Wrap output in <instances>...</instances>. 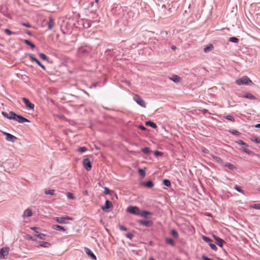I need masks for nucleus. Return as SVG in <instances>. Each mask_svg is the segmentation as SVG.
Segmentation results:
<instances>
[{
  "label": "nucleus",
  "instance_id": "nucleus-1",
  "mask_svg": "<svg viewBox=\"0 0 260 260\" xmlns=\"http://www.w3.org/2000/svg\"><path fill=\"white\" fill-rule=\"evenodd\" d=\"M2 114L6 118L15 120L20 123L30 122L27 119L23 117L21 115H17L13 111H10L9 113L3 111L2 112Z\"/></svg>",
  "mask_w": 260,
  "mask_h": 260
},
{
  "label": "nucleus",
  "instance_id": "nucleus-2",
  "mask_svg": "<svg viewBox=\"0 0 260 260\" xmlns=\"http://www.w3.org/2000/svg\"><path fill=\"white\" fill-rule=\"evenodd\" d=\"M236 83L238 85H246L249 83H252L251 80L247 76H243L236 81Z\"/></svg>",
  "mask_w": 260,
  "mask_h": 260
},
{
  "label": "nucleus",
  "instance_id": "nucleus-3",
  "mask_svg": "<svg viewBox=\"0 0 260 260\" xmlns=\"http://www.w3.org/2000/svg\"><path fill=\"white\" fill-rule=\"evenodd\" d=\"M127 211L131 214L139 215L140 210L137 206H129L127 208Z\"/></svg>",
  "mask_w": 260,
  "mask_h": 260
},
{
  "label": "nucleus",
  "instance_id": "nucleus-4",
  "mask_svg": "<svg viewBox=\"0 0 260 260\" xmlns=\"http://www.w3.org/2000/svg\"><path fill=\"white\" fill-rule=\"evenodd\" d=\"M134 100L139 105L141 106L142 107L145 108L146 107V104L145 102L142 99V98L138 95H136L133 98Z\"/></svg>",
  "mask_w": 260,
  "mask_h": 260
},
{
  "label": "nucleus",
  "instance_id": "nucleus-5",
  "mask_svg": "<svg viewBox=\"0 0 260 260\" xmlns=\"http://www.w3.org/2000/svg\"><path fill=\"white\" fill-rule=\"evenodd\" d=\"M28 56L29 57L31 61L35 62L39 67H40L43 70H46L45 67L41 63V62L37 59L32 54H28Z\"/></svg>",
  "mask_w": 260,
  "mask_h": 260
},
{
  "label": "nucleus",
  "instance_id": "nucleus-6",
  "mask_svg": "<svg viewBox=\"0 0 260 260\" xmlns=\"http://www.w3.org/2000/svg\"><path fill=\"white\" fill-rule=\"evenodd\" d=\"M83 165L88 171L91 170L92 166L90 160L88 158H85L83 160Z\"/></svg>",
  "mask_w": 260,
  "mask_h": 260
},
{
  "label": "nucleus",
  "instance_id": "nucleus-7",
  "mask_svg": "<svg viewBox=\"0 0 260 260\" xmlns=\"http://www.w3.org/2000/svg\"><path fill=\"white\" fill-rule=\"evenodd\" d=\"M101 208L103 211L105 212H108L109 211V209L113 208V205L110 201L109 200H106L105 203V205L103 206Z\"/></svg>",
  "mask_w": 260,
  "mask_h": 260
},
{
  "label": "nucleus",
  "instance_id": "nucleus-8",
  "mask_svg": "<svg viewBox=\"0 0 260 260\" xmlns=\"http://www.w3.org/2000/svg\"><path fill=\"white\" fill-rule=\"evenodd\" d=\"M72 218L69 216H66L64 217H55V220L57 222L61 224L67 223V220H72Z\"/></svg>",
  "mask_w": 260,
  "mask_h": 260
},
{
  "label": "nucleus",
  "instance_id": "nucleus-9",
  "mask_svg": "<svg viewBox=\"0 0 260 260\" xmlns=\"http://www.w3.org/2000/svg\"><path fill=\"white\" fill-rule=\"evenodd\" d=\"M22 100L24 102L25 105V106L31 109V110H34V108H35V105L31 103L28 99H27V98H22Z\"/></svg>",
  "mask_w": 260,
  "mask_h": 260
},
{
  "label": "nucleus",
  "instance_id": "nucleus-10",
  "mask_svg": "<svg viewBox=\"0 0 260 260\" xmlns=\"http://www.w3.org/2000/svg\"><path fill=\"white\" fill-rule=\"evenodd\" d=\"M138 222L140 224L146 227H150L153 225V222L151 220H140Z\"/></svg>",
  "mask_w": 260,
  "mask_h": 260
},
{
  "label": "nucleus",
  "instance_id": "nucleus-11",
  "mask_svg": "<svg viewBox=\"0 0 260 260\" xmlns=\"http://www.w3.org/2000/svg\"><path fill=\"white\" fill-rule=\"evenodd\" d=\"M3 133L6 136V139L8 141L14 142L17 139V138L15 136L11 135V134L4 132H3Z\"/></svg>",
  "mask_w": 260,
  "mask_h": 260
},
{
  "label": "nucleus",
  "instance_id": "nucleus-12",
  "mask_svg": "<svg viewBox=\"0 0 260 260\" xmlns=\"http://www.w3.org/2000/svg\"><path fill=\"white\" fill-rule=\"evenodd\" d=\"M85 252L86 253L91 257L93 260H96V257L94 255V254L92 252V251L89 249L88 248L85 247L84 248Z\"/></svg>",
  "mask_w": 260,
  "mask_h": 260
},
{
  "label": "nucleus",
  "instance_id": "nucleus-13",
  "mask_svg": "<svg viewBox=\"0 0 260 260\" xmlns=\"http://www.w3.org/2000/svg\"><path fill=\"white\" fill-rule=\"evenodd\" d=\"M213 237L216 241V244L219 247H222L223 244L224 243V240L215 235H213Z\"/></svg>",
  "mask_w": 260,
  "mask_h": 260
},
{
  "label": "nucleus",
  "instance_id": "nucleus-14",
  "mask_svg": "<svg viewBox=\"0 0 260 260\" xmlns=\"http://www.w3.org/2000/svg\"><path fill=\"white\" fill-rule=\"evenodd\" d=\"M9 253L8 248H3L0 249V259L4 258Z\"/></svg>",
  "mask_w": 260,
  "mask_h": 260
},
{
  "label": "nucleus",
  "instance_id": "nucleus-15",
  "mask_svg": "<svg viewBox=\"0 0 260 260\" xmlns=\"http://www.w3.org/2000/svg\"><path fill=\"white\" fill-rule=\"evenodd\" d=\"M141 184L149 188H151L154 186V183L151 180H149L147 182H142L141 183Z\"/></svg>",
  "mask_w": 260,
  "mask_h": 260
},
{
  "label": "nucleus",
  "instance_id": "nucleus-16",
  "mask_svg": "<svg viewBox=\"0 0 260 260\" xmlns=\"http://www.w3.org/2000/svg\"><path fill=\"white\" fill-rule=\"evenodd\" d=\"M32 211L29 208L26 209L22 215V217L24 218L25 217H29L32 216Z\"/></svg>",
  "mask_w": 260,
  "mask_h": 260
},
{
  "label": "nucleus",
  "instance_id": "nucleus-17",
  "mask_svg": "<svg viewBox=\"0 0 260 260\" xmlns=\"http://www.w3.org/2000/svg\"><path fill=\"white\" fill-rule=\"evenodd\" d=\"M48 25V30H51L54 26V20L51 17H49L48 20L47 22Z\"/></svg>",
  "mask_w": 260,
  "mask_h": 260
},
{
  "label": "nucleus",
  "instance_id": "nucleus-18",
  "mask_svg": "<svg viewBox=\"0 0 260 260\" xmlns=\"http://www.w3.org/2000/svg\"><path fill=\"white\" fill-rule=\"evenodd\" d=\"M51 246V244L45 241H40L38 245H37V247H42L44 248H47Z\"/></svg>",
  "mask_w": 260,
  "mask_h": 260
},
{
  "label": "nucleus",
  "instance_id": "nucleus-19",
  "mask_svg": "<svg viewBox=\"0 0 260 260\" xmlns=\"http://www.w3.org/2000/svg\"><path fill=\"white\" fill-rule=\"evenodd\" d=\"M82 25L84 28H89L91 25V22L90 20H84L82 21Z\"/></svg>",
  "mask_w": 260,
  "mask_h": 260
},
{
  "label": "nucleus",
  "instance_id": "nucleus-20",
  "mask_svg": "<svg viewBox=\"0 0 260 260\" xmlns=\"http://www.w3.org/2000/svg\"><path fill=\"white\" fill-rule=\"evenodd\" d=\"M52 229L54 230L57 231H62V232L66 231V229H64V228L63 226H60L59 225H57V224L52 225Z\"/></svg>",
  "mask_w": 260,
  "mask_h": 260
},
{
  "label": "nucleus",
  "instance_id": "nucleus-21",
  "mask_svg": "<svg viewBox=\"0 0 260 260\" xmlns=\"http://www.w3.org/2000/svg\"><path fill=\"white\" fill-rule=\"evenodd\" d=\"M170 79L175 83H178L181 80V78L176 75H173L171 77H170Z\"/></svg>",
  "mask_w": 260,
  "mask_h": 260
},
{
  "label": "nucleus",
  "instance_id": "nucleus-22",
  "mask_svg": "<svg viewBox=\"0 0 260 260\" xmlns=\"http://www.w3.org/2000/svg\"><path fill=\"white\" fill-rule=\"evenodd\" d=\"M211 157L217 163H218V164H220L221 165L223 166L224 163H223V160H222V159L220 157H219L218 156H215L214 155H211Z\"/></svg>",
  "mask_w": 260,
  "mask_h": 260
},
{
  "label": "nucleus",
  "instance_id": "nucleus-23",
  "mask_svg": "<svg viewBox=\"0 0 260 260\" xmlns=\"http://www.w3.org/2000/svg\"><path fill=\"white\" fill-rule=\"evenodd\" d=\"M151 214V213L150 212H148V211H145V210H143L142 211H140V214H139V215H140V216H141L142 217H147V216L148 215H150Z\"/></svg>",
  "mask_w": 260,
  "mask_h": 260
},
{
  "label": "nucleus",
  "instance_id": "nucleus-24",
  "mask_svg": "<svg viewBox=\"0 0 260 260\" xmlns=\"http://www.w3.org/2000/svg\"><path fill=\"white\" fill-rule=\"evenodd\" d=\"M88 51L86 48L84 47H81L78 49V53L81 55H85L87 53Z\"/></svg>",
  "mask_w": 260,
  "mask_h": 260
},
{
  "label": "nucleus",
  "instance_id": "nucleus-25",
  "mask_svg": "<svg viewBox=\"0 0 260 260\" xmlns=\"http://www.w3.org/2000/svg\"><path fill=\"white\" fill-rule=\"evenodd\" d=\"M213 48V45L212 44H209L208 46H206L204 48V51L205 53H207L210 51H211Z\"/></svg>",
  "mask_w": 260,
  "mask_h": 260
},
{
  "label": "nucleus",
  "instance_id": "nucleus-26",
  "mask_svg": "<svg viewBox=\"0 0 260 260\" xmlns=\"http://www.w3.org/2000/svg\"><path fill=\"white\" fill-rule=\"evenodd\" d=\"M35 236L38 237L39 239L41 240H44L45 239L46 235L43 233H40V232H36Z\"/></svg>",
  "mask_w": 260,
  "mask_h": 260
},
{
  "label": "nucleus",
  "instance_id": "nucleus-27",
  "mask_svg": "<svg viewBox=\"0 0 260 260\" xmlns=\"http://www.w3.org/2000/svg\"><path fill=\"white\" fill-rule=\"evenodd\" d=\"M146 125L147 126H149L152 128H156L157 127L156 124L154 123L153 122L149 120L148 121H146L145 123Z\"/></svg>",
  "mask_w": 260,
  "mask_h": 260
},
{
  "label": "nucleus",
  "instance_id": "nucleus-28",
  "mask_svg": "<svg viewBox=\"0 0 260 260\" xmlns=\"http://www.w3.org/2000/svg\"><path fill=\"white\" fill-rule=\"evenodd\" d=\"M223 166L227 167L228 168H229L231 170H233L236 169V167H235V166L234 165H233V164H232L231 163H229V162H227V163H225V164H223Z\"/></svg>",
  "mask_w": 260,
  "mask_h": 260
},
{
  "label": "nucleus",
  "instance_id": "nucleus-29",
  "mask_svg": "<svg viewBox=\"0 0 260 260\" xmlns=\"http://www.w3.org/2000/svg\"><path fill=\"white\" fill-rule=\"evenodd\" d=\"M244 97L252 100L255 99V96L250 93H246L244 94Z\"/></svg>",
  "mask_w": 260,
  "mask_h": 260
},
{
  "label": "nucleus",
  "instance_id": "nucleus-30",
  "mask_svg": "<svg viewBox=\"0 0 260 260\" xmlns=\"http://www.w3.org/2000/svg\"><path fill=\"white\" fill-rule=\"evenodd\" d=\"M165 242L167 244H170L172 246H174V245H175V242H174V240L171 238H166Z\"/></svg>",
  "mask_w": 260,
  "mask_h": 260
},
{
  "label": "nucleus",
  "instance_id": "nucleus-31",
  "mask_svg": "<svg viewBox=\"0 0 260 260\" xmlns=\"http://www.w3.org/2000/svg\"><path fill=\"white\" fill-rule=\"evenodd\" d=\"M141 151L145 154L149 155L150 153L149 148L148 147H144L141 149Z\"/></svg>",
  "mask_w": 260,
  "mask_h": 260
},
{
  "label": "nucleus",
  "instance_id": "nucleus-32",
  "mask_svg": "<svg viewBox=\"0 0 260 260\" xmlns=\"http://www.w3.org/2000/svg\"><path fill=\"white\" fill-rule=\"evenodd\" d=\"M24 42L27 45L29 46L32 48H35V45L28 40H24Z\"/></svg>",
  "mask_w": 260,
  "mask_h": 260
},
{
  "label": "nucleus",
  "instance_id": "nucleus-33",
  "mask_svg": "<svg viewBox=\"0 0 260 260\" xmlns=\"http://www.w3.org/2000/svg\"><path fill=\"white\" fill-rule=\"evenodd\" d=\"M236 143L239 144V145H243V146H245L246 147H248V145H247L246 143H245L244 142H243L242 140H238L237 141H236Z\"/></svg>",
  "mask_w": 260,
  "mask_h": 260
},
{
  "label": "nucleus",
  "instance_id": "nucleus-34",
  "mask_svg": "<svg viewBox=\"0 0 260 260\" xmlns=\"http://www.w3.org/2000/svg\"><path fill=\"white\" fill-rule=\"evenodd\" d=\"M250 207L254 209L260 210V204H253L250 205Z\"/></svg>",
  "mask_w": 260,
  "mask_h": 260
},
{
  "label": "nucleus",
  "instance_id": "nucleus-35",
  "mask_svg": "<svg viewBox=\"0 0 260 260\" xmlns=\"http://www.w3.org/2000/svg\"><path fill=\"white\" fill-rule=\"evenodd\" d=\"M229 41L232 43H236L239 42V39L236 37H231L229 38Z\"/></svg>",
  "mask_w": 260,
  "mask_h": 260
},
{
  "label": "nucleus",
  "instance_id": "nucleus-36",
  "mask_svg": "<svg viewBox=\"0 0 260 260\" xmlns=\"http://www.w3.org/2000/svg\"><path fill=\"white\" fill-rule=\"evenodd\" d=\"M202 239L204 241H205L206 242H207L208 243H211V242L212 241V240L210 238H209V237H206L205 236H203Z\"/></svg>",
  "mask_w": 260,
  "mask_h": 260
},
{
  "label": "nucleus",
  "instance_id": "nucleus-37",
  "mask_svg": "<svg viewBox=\"0 0 260 260\" xmlns=\"http://www.w3.org/2000/svg\"><path fill=\"white\" fill-rule=\"evenodd\" d=\"M163 184L167 187H170L171 186V182L168 179L164 180Z\"/></svg>",
  "mask_w": 260,
  "mask_h": 260
},
{
  "label": "nucleus",
  "instance_id": "nucleus-38",
  "mask_svg": "<svg viewBox=\"0 0 260 260\" xmlns=\"http://www.w3.org/2000/svg\"><path fill=\"white\" fill-rule=\"evenodd\" d=\"M172 235L175 238H177L179 236L178 233L175 230H172L171 232Z\"/></svg>",
  "mask_w": 260,
  "mask_h": 260
},
{
  "label": "nucleus",
  "instance_id": "nucleus-39",
  "mask_svg": "<svg viewBox=\"0 0 260 260\" xmlns=\"http://www.w3.org/2000/svg\"><path fill=\"white\" fill-rule=\"evenodd\" d=\"M234 189L237 190V191L239 192H241L242 193L244 194V191L240 188V186H239L238 185H236L234 187Z\"/></svg>",
  "mask_w": 260,
  "mask_h": 260
},
{
  "label": "nucleus",
  "instance_id": "nucleus-40",
  "mask_svg": "<svg viewBox=\"0 0 260 260\" xmlns=\"http://www.w3.org/2000/svg\"><path fill=\"white\" fill-rule=\"evenodd\" d=\"M38 55L42 59L44 60H47L48 59L47 56L44 53H39Z\"/></svg>",
  "mask_w": 260,
  "mask_h": 260
},
{
  "label": "nucleus",
  "instance_id": "nucleus-41",
  "mask_svg": "<svg viewBox=\"0 0 260 260\" xmlns=\"http://www.w3.org/2000/svg\"><path fill=\"white\" fill-rule=\"evenodd\" d=\"M45 193L46 194L53 196L54 194V190H47L45 191Z\"/></svg>",
  "mask_w": 260,
  "mask_h": 260
},
{
  "label": "nucleus",
  "instance_id": "nucleus-42",
  "mask_svg": "<svg viewBox=\"0 0 260 260\" xmlns=\"http://www.w3.org/2000/svg\"><path fill=\"white\" fill-rule=\"evenodd\" d=\"M230 133L232 134L233 135H237V136H238L240 135V132H239L238 131H236V130H234V129H231L229 131Z\"/></svg>",
  "mask_w": 260,
  "mask_h": 260
},
{
  "label": "nucleus",
  "instance_id": "nucleus-43",
  "mask_svg": "<svg viewBox=\"0 0 260 260\" xmlns=\"http://www.w3.org/2000/svg\"><path fill=\"white\" fill-rule=\"evenodd\" d=\"M242 151H243L244 152L248 154H251L252 153H253V152L247 148H242Z\"/></svg>",
  "mask_w": 260,
  "mask_h": 260
},
{
  "label": "nucleus",
  "instance_id": "nucleus-44",
  "mask_svg": "<svg viewBox=\"0 0 260 260\" xmlns=\"http://www.w3.org/2000/svg\"><path fill=\"white\" fill-rule=\"evenodd\" d=\"M87 150V149L86 148V147H79L78 148V151L79 152L83 153V152H85Z\"/></svg>",
  "mask_w": 260,
  "mask_h": 260
},
{
  "label": "nucleus",
  "instance_id": "nucleus-45",
  "mask_svg": "<svg viewBox=\"0 0 260 260\" xmlns=\"http://www.w3.org/2000/svg\"><path fill=\"white\" fill-rule=\"evenodd\" d=\"M209 245L212 248V249H213V250L216 251L217 250V247L214 244H213L212 243H209Z\"/></svg>",
  "mask_w": 260,
  "mask_h": 260
},
{
  "label": "nucleus",
  "instance_id": "nucleus-46",
  "mask_svg": "<svg viewBox=\"0 0 260 260\" xmlns=\"http://www.w3.org/2000/svg\"><path fill=\"white\" fill-rule=\"evenodd\" d=\"M139 173L140 174V175L142 176L143 177H144L145 176V171L144 169H140L139 170Z\"/></svg>",
  "mask_w": 260,
  "mask_h": 260
},
{
  "label": "nucleus",
  "instance_id": "nucleus-47",
  "mask_svg": "<svg viewBox=\"0 0 260 260\" xmlns=\"http://www.w3.org/2000/svg\"><path fill=\"white\" fill-rule=\"evenodd\" d=\"M225 118L228 120H229L232 122H234L235 121V118L231 115H227L225 116Z\"/></svg>",
  "mask_w": 260,
  "mask_h": 260
},
{
  "label": "nucleus",
  "instance_id": "nucleus-48",
  "mask_svg": "<svg viewBox=\"0 0 260 260\" xmlns=\"http://www.w3.org/2000/svg\"><path fill=\"white\" fill-rule=\"evenodd\" d=\"M5 33H6L7 35H9V36H11V35H13V34H14V32H12V31H11V30H10V29H6L5 30Z\"/></svg>",
  "mask_w": 260,
  "mask_h": 260
},
{
  "label": "nucleus",
  "instance_id": "nucleus-49",
  "mask_svg": "<svg viewBox=\"0 0 260 260\" xmlns=\"http://www.w3.org/2000/svg\"><path fill=\"white\" fill-rule=\"evenodd\" d=\"M111 191L107 187H105L104 188V193L106 194H110Z\"/></svg>",
  "mask_w": 260,
  "mask_h": 260
},
{
  "label": "nucleus",
  "instance_id": "nucleus-50",
  "mask_svg": "<svg viewBox=\"0 0 260 260\" xmlns=\"http://www.w3.org/2000/svg\"><path fill=\"white\" fill-rule=\"evenodd\" d=\"M154 155L155 156H162L163 153L159 151L156 150L154 151Z\"/></svg>",
  "mask_w": 260,
  "mask_h": 260
},
{
  "label": "nucleus",
  "instance_id": "nucleus-51",
  "mask_svg": "<svg viewBox=\"0 0 260 260\" xmlns=\"http://www.w3.org/2000/svg\"><path fill=\"white\" fill-rule=\"evenodd\" d=\"M67 196L69 199H73L74 198L73 194L71 192H68Z\"/></svg>",
  "mask_w": 260,
  "mask_h": 260
},
{
  "label": "nucleus",
  "instance_id": "nucleus-52",
  "mask_svg": "<svg viewBox=\"0 0 260 260\" xmlns=\"http://www.w3.org/2000/svg\"><path fill=\"white\" fill-rule=\"evenodd\" d=\"M118 227H119V229L121 231H127V228L124 227V226H123L122 225L119 224Z\"/></svg>",
  "mask_w": 260,
  "mask_h": 260
},
{
  "label": "nucleus",
  "instance_id": "nucleus-53",
  "mask_svg": "<svg viewBox=\"0 0 260 260\" xmlns=\"http://www.w3.org/2000/svg\"><path fill=\"white\" fill-rule=\"evenodd\" d=\"M252 141L255 142L256 143H260V139L257 137H254Z\"/></svg>",
  "mask_w": 260,
  "mask_h": 260
},
{
  "label": "nucleus",
  "instance_id": "nucleus-54",
  "mask_svg": "<svg viewBox=\"0 0 260 260\" xmlns=\"http://www.w3.org/2000/svg\"><path fill=\"white\" fill-rule=\"evenodd\" d=\"M30 229L31 230L34 231V232L35 233V234H36V232H39V231H38L39 230V228L34 226V227H31Z\"/></svg>",
  "mask_w": 260,
  "mask_h": 260
},
{
  "label": "nucleus",
  "instance_id": "nucleus-55",
  "mask_svg": "<svg viewBox=\"0 0 260 260\" xmlns=\"http://www.w3.org/2000/svg\"><path fill=\"white\" fill-rule=\"evenodd\" d=\"M125 236L127 238H129V239H131L133 237L134 235H133V234H132L131 233H128L126 234Z\"/></svg>",
  "mask_w": 260,
  "mask_h": 260
},
{
  "label": "nucleus",
  "instance_id": "nucleus-56",
  "mask_svg": "<svg viewBox=\"0 0 260 260\" xmlns=\"http://www.w3.org/2000/svg\"><path fill=\"white\" fill-rule=\"evenodd\" d=\"M25 237L26 239H28V240H31L32 241L35 240V239L32 237H31L30 235H26Z\"/></svg>",
  "mask_w": 260,
  "mask_h": 260
},
{
  "label": "nucleus",
  "instance_id": "nucleus-57",
  "mask_svg": "<svg viewBox=\"0 0 260 260\" xmlns=\"http://www.w3.org/2000/svg\"><path fill=\"white\" fill-rule=\"evenodd\" d=\"M202 258L204 260H214L213 259H211L210 258L208 257L205 255H202Z\"/></svg>",
  "mask_w": 260,
  "mask_h": 260
},
{
  "label": "nucleus",
  "instance_id": "nucleus-58",
  "mask_svg": "<svg viewBox=\"0 0 260 260\" xmlns=\"http://www.w3.org/2000/svg\"><path fill=\"white\" fill-rule=\"evenodd\" d=\"M138 127H139L140 129H142V130H143V131H145V130H146V128L144 125H141H141H139L138 126Z\"/></svg>",
  "mask_w": 260,
  "mask_h": 260
},
{
  "label": "nucleus",
  "instance_id": "nucleus-59",
  "mask_svg": "<svg viewBox=\"0 0 260 260\" xmlns=\"http://www.w3.org/2000/svg\"><path fill=\"white\" fill-rule=\"evenodd\" d=\"M22 24V25H23L27 28L31 27V25L29 23H23Z\"/></svg>",
  "mask_w": 260,
  "mask_h": 260
},
{
  "label": "nucleus",
  "instance_id": "nucleus-60",
  "mask_svg": "<svg viewBox=\"0 0 260 260\" xmlns=\"http://www.w3.org/2000/svg\"><path fill=\"white\" fill-rule=\"evenodd\" d=\"M73 21V19L72 18H70L69 19V21L67 22V23H71V21Z\"/></svg>",
  "mask_w": 260,
  "mask_h": 260
},
{
  "label": "nucleus",
  "instance_id": "nucleus-61",
  "mask_svg": "<svg viewBox=\"0 0 260 260\" xmlns=\"http://www.w3.org/2000/svg\"><path fill=\"white\" fill-rule=\"evenodd\" d=\"M171 49H172V50H175L176 49V47L175 46H174V45L172 46V47H171Z\"/></svg>",
  "mask_w": 260,
  "mask_h": 260
},
{
  "label": "nucleus",
  "instance_id": "nucleus-62",
  "mask_svg": "<svg viewBox=\"0 0 260 260\" xmlns=\"http://www.w3.org/2000/svg\"><path fill=\"white\" fill-rule=\"evenodd\" d=\"M255 127L260 128V123H258L255 125Z\"/></svg>",
  "mask_w": 260,
  "mask_h": 260
},
{
  "label": "nucleus",
  "instance_id": "nucleus-63",
  "mask_svg": "<svg viewBox=\"0 0 260 260\" xmlns=\"http://www.w3.org/2000/svg\"><path fill=\"white\" fill-rule=\"evenodd\" d=\"M25 33L27 34V35H29V36H31V33L29 31H26Z\"/></svg>",
  "mask_w": 260,
  "mask_h": 260
},
{
  "label": "nucleus",
  "instance_id": "nucleus-64",
  "mask_svg": "<svg viewBox=\"0 0 260 260\" xmlns=\"http://www.w3.org/2000/svg\"><path fill=\"white\" fill-rule=\"evenodd\" d=\"M203 112H204V113H207V112H208V110H207V109H204V110H203Z\"/></svg>",
  "mask_w": 260,
  "mask_h": 260
}]
</instances>
